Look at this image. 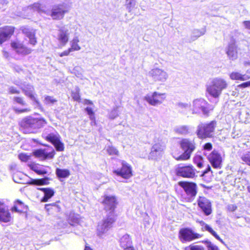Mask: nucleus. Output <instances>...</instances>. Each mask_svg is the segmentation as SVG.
Segmentation results:
<instances>
[{
    "instance_id": "obj_1",
    "label": "nucleus",
    "mask_w": 250,
    "mask_h": 250,
    "mask_svg": "<svg viewBox=\"0 0 250 250\" xmlns=\"http://www.w3.org/2000/svg\"><path fill=\"white\" fill-rule=\"evenodd\" d=\"M102 198L101 203L107 214L106 217L103 219L102 223L98 226L97 234L99 237L103 236L115 222L117 216L115 209L118 204V199L115 195L104 194Z\"/></svg>"
},
{
    "instance_id": "obj_2",
    "label": "nucleus",
    "mask_w": 250,
    "mask_h": 250,
    "mask_svg": "<svg viewBox=\"0 0 250 250\" xmlns=\"http://www.w3.org/2000/svg\"><path fill=\"white\" fill-rule=\"evenodd\" d=\"M47 124L44 118H34L31 116L23 118L19 123L20 129L25 133H33L34 130L43 127Z\"/></svg>"
},
{
    "instance_id": "obj_3",
    "label": "nucleus",
    "mask_w": 250,
    "mask_h": 250,
    "mask_svg": "<svg viewBox=\"0 0 250 250\" xmlns=\"http://www.w3.org/2000/svg\"><path fill=\"white\" fill-rule=\"evenodd\" d=\"M179 144L182 149L184 152L179 155L177 151H174L172 152L173 157L177 161H186L188 160L192 152L196 148L195 143L194 140H191L187 138L182 139L179 142Z\"/></svg>"
},
{
    "instance_id": "obj_4",
    "label": "nucleus",
    "mask_w": 250,
    "mask_h": 250,
    "mask_svg": "<svg viewBox=\"0 0 250 250\" xmlns=\"http://www.w3.org/2000/svg\"><path fill=\"white\" fill-rule=\"evenodd\" d=\"M228 83L224 79L215 78L211 83L206 86V92L211 97L218 99L221 96L222 91L227 88Z\"/></svg>"
},
{
    "instance_id": "obj_5",
    "label": "nucleus",
    "mask_w": 250,
    "mask_h": 250,
    "mask_svg": "<svg viewBox=\"0 0 250 250\" xmlns=\"http://www.w3.org/2000/svg\"><path fill=\"white\" fill-rule=\"evenodd\" d=\"M217 122L212 120L207 123H201L197 126L196 134L198 138L203 140L213 137Z\"/></svg>"
},
{
    "instance_id": "obj_6",
    "label": "nucleus",
    "mask_w": 250,
    "mask_h": 250,
    "mask_svg": "<svg viewBox=\"0 0 250 250\" xmlns=\"http://www.w3.org/2000/svg\"><path fill=\"white\" fill-rule=\"evenodd\" d=\"M214 106L211 105L206 100L198 99L193 101L191 110L193 114H199L202 112L203 114L208 116L209 112L214 110Z\"/></svg>"
},
{
    "instance_id": "obj_7",
    "label": "nucleus",
    "mask_w": 250,
    "mask_h": 250,
    "mask_svg": "<svg viewBox=\"0 0 250 250\" xmlns=\"http://www.w3.org/2000/svg\"><path fill=\"white\" fill-rule=\"evenodd\" d=\"M201 237L202 235L188 227L180 229L178 232V238L182 243L190 242Z\"/></svg>"
},
{
    "instance_id": "obj_8",
    "label": "nucleus",
    "mask_w": 250,
    "mask_h": 250,
    "mask_svg": "<svg viewBox=\"0 0 250 250\" xmlns=\"http://www.w3.org/2000/svg\"><path fill=\"white\" fill-rule=\"evenodd\" d=\"M178 185L183 188L189 200H193L195 198L198 193L197 185L195 182L180 181L178 182Z\"/></svg>"
},
{
    "instance_id": "obj_9",
    "label": "nucleus",
    "mask_w": 250,
    "mask_h": 250,
    "mask_svg": "<svg viewBox=\"0 0 250 250\" xmlns=\"http://www.w3.org/2000/svg\"><path fill=\"white\" fill-rule=\"evenodd\" d=\"M12 101L14 104L12 109L16 114L26 113L31 111V108L27 106V103L23 97L15 96Z\"/></svg>"
},
{
    "instance_id": "obj_10",
    "label": "nucleus",
    "mask_w": 250,
    "mask_h": 250,
    "mask_svg": "<svg viewBox=\"0 0 250 250\" xmlns=\"http://www.w3.org/2000/svg\"><path fill=\"white\" fill-rule=\"evenodd\" d=\"M196 203L198 208L206 216H209L212 213L211 201L205 196H199Z\"/></svg>"
},
{
    "instance_id": "obj_11",
    "label": "nucleus",
    "mask_w": 250,
    "mask_h": 250,
    "mask_svg": "<svg viewBox=\"0 0 250 250\" xmlns=\"http://www.w3.org/2000/svg\"><path fill=\"white\" fill-rule=\"evenodd\" d=\"M43 138L47 142L51 143L58 151H62L64 149V144L61 141L59 134L49 133L43 137Z\"/></svg>"
},
{
    "instance_id": "obj_12",
    "label": "nucleus",
    "mask_w": 250,
    "mask_h": 250,
    "mask_svg": "<svg viewBox=\"0 0 250 250\" xmlns=\"http://www.w3.org/2000/svg\"><path fill=\"white\" fill-rule=\"evenodd\" d=\"M16 27L12 25H4L0 27V45L9 40L15 32Z\"/></svg>"
},
{
    "instance_id": "obj_13",
    "label": "nucleus",
    "mask_w": 250,
    "mask_h": 250,
    "mask_svg": "<svg viewBox=\"0 0 250 250\" xmlns=\"http://www.w3.org/2000/svg\"><path fill=\"white\" fill-rule=\"evenodd\" d=\"M121 165V168L114 170L113 172L117 176H120L124 179H129L133 175L131 166L125 161H122Z\"/></svg>"
},
{
    "instance_id": "obj_14",
    "label": "nucleus",
    "mask_w": 250,
    "mask_h": 250,
    "mask_svg": "<svg viewBox=\"0 0 250 250\" xmlns=\"http://www.w3.org/2000/svg\"><path fill=\"white\" fill-rule=\"evenodd\" d=\"M176 174L183 178H193L196 176V169L191 165L180 167L177 168Z\"/></svg>"
},
{
    "instance_id": "obj_15",
    "label": "nucleus",
    "mask_w": 250,
    "mask_h": 250,
    "mask_svg": "<svg viewBox=\"0 0 250 250\" xmlns=\"http://www.w3.org/2000/svg\"><path fill=\"white\" fill-rule=\"evenodd\" d=\"M12 48L18 54L22 55H27L31 53L32 50L25 45L21 41L16 40L12 41L10 42Z\"/></svg>"
},
{
    "instance_id": "obj_16",
    "label": "nucleus",
    "mask_w": 250,
    "mask_h": 250,
    "mask_svg": "<svg viewBox=\"0 0 250 250\" xmlns=\"http://www.w3.org/2000/svg\"><path fill=\"white\" fill-rule=\"evenodd\" d=\"M165 98V93H160L155 91L151 95L146 96L145 99L149 104L155 106L162 104Z\"/></svg>"
},
{
    "instance_id": "obj_17",
    "label": "nucleus",
    "mask_w": 250,
    "mask_h": 250,
    "mask_svg": "<svg viewBox=\"0 0 250 250\" xmlns=\"http://www.w3.org/2000/svg\"><path fill=\"white\" fill-rule=\"evenodd\" d=\"M68 10L63 4L55 5L52 9L50 16L53 20H60L62 19Z\"/></svg>"
},
{
    "instance_id": "obj_18",
    "label": "nucleus",
    "mask_w": 250,
    "mask_h": 250,
    "mask_svg": "<svg viewBox=\"0 0 250 250\" xmlns=\"http://www.w3.org/2000/svg\"><path fill=\"white\" fill-rule=\"evenodd\" d=\"M28 210V206L20 199L15 200L14 201L13 206L11 208V211L12 212H16L21 215H27Z\"/></svg>"
},
{
    "instance_id": "obj_19",
    "label": "nucleus",
    "mask_w": 250,
    "mask_h": 250,
    "mask_svg": "<svg viewBox=\"0 0 250 250\" xmlns=\"http://www.w3.org/2000/svg\"><path fill=\"white\" fill-rule=\"evenodd\" d=\"M208 160L214 168H220L222 167V158L216 150H213L208 156Z\"/></svg>"
},
{
    "instance_id": "obj_20",
    "label": "nucleus",
    "mask_w": 250,
    "mask_h": 250,
    "mask_svg": "<svg viewBox=\"0 0 250 250\" xmlns=\"http://www.w3.org/2000/svg\"><path fill=\"white\" fill-rule=\"evenodd\" d=\"M32 154L36 158L44 161L47 159H51L54 158L56 153L55 150L52 148L50 152H47L45 149H35Z\"/></svg>"
},
{
    "instance_id": "obj_21",
    "label": "nucleus",
    "mask_w": 250,
    "mask_h": 250,
    "mask_svg": "<svg viewBox=\"0 0 250 250\" xmlns=\"http://www.w3.org/2000/svg\"><path fill=\"white\" fill-rule=\"evenodd\" d=\"M148 75L156 82H164L167 77V75L166 72L157 68L151 69L149 72Z\"/></svg>"
},
{
    "instance_id": "obj_22",
    "label": "nucleus",
    "mask_w": 250,
    "mask_h": 250,
    "mask_svg": "<svg viewBox=\"0 0 250 250\" xmlns=\"http://www.w3.org/2000/svg\"><path fill=\"white\" fill-rule=\"evenodd\" d=\"M69 33L68 30L64 27H59L56 39L61 46H64L68 42Z\"/></svg>"
},
{
    "instance_id": "obj_23",
    "label": "nucleus",
    "mask_w": 250,
    "mask_h": 250,
    "mask_svg": "<svg viewBox=\"0 0 250 250\" xmlns=\"http://www.w3.org/2000/svg\"><path fill=\"white\" fill-rule=\"evenodd\" d=\"M12 220V215L4 203L0 201V222L8 223Z\"/></svg>"
},
{
    "instance_id": "obj_24",
    "label": "nucleus",
    "mask_w": 250,
    "mask_h": 250,
    "mask_svg": "<svg viewBox=\"0 0 250 250\" xmlns=\"http://www.w3.org/2000/svg\"><path fill=\"white\" fill-rule=\"evenodd\" d=\"M165 146L161 143H155L151 147L149 153V158L157 159L162 155Z\"/></svg>"
},
{
    "instance_id": "obj_25",
    "label": "nucleus",
    "mask_w": 250,
    "mask_h": 250,
    "mask_svg": "<svg viewBox=\"0 0 250 250\" xmlns=\"http://www.w3.org/2000/svg\"><path fill=\"white\" fill-rule=\"evenodd\" d=\"M20 30L24 35L29 38L30 44L33 46L37 44V40L36 37L35 30L30 29L24 26H21Z\"/></svg>"
},
{
    "instance_id": "obj_26",
    "label": "nucleus",
    "mask_w": 250,
    "mask_h": 250,
    "mask_svg": "<svg viewBox=\"0 0 250 250\" xmlns=\"http://www.w3.org/2000/svg\"><path fill=\"white\" fill-rule=\"evenodd\" d=\"M22 92L24 95L31 99L38 106H41V103L37 98V95L34 92V88L33 86L22 88Z\"/></svg>"
},
{
    "instance_id": "obj_27",
    "label": "nucleus",
    "mask_w": 250,
    "mask_h": 250,
    "mask_svg": "<svg viewBox=\"0 0 250 250\" xmlns=\"http://www.w3.org/2000/svg\"><path fill=\"white\" fill-rule=\"evenodd\" d=\"M38 189L44 193V196L41 199L42 202H47L55 194L54 190L50 188H40Z\"/></svg>"
},
{
    "instance_id": "obj_28",
    "label": "nucleus",
    "mask_w": 250,
    "mask_h": 250,
    "mask_svg": "<svg viewBox=\"0 0 250 250\" xmlns=\"http://www.w3.org/2000/svg\"><path fill=\"white\" fill-rule=\"evenodd\" d=\"M229 76L230 79L233 81H244L250 79V76H246L245 74H242L236 71L232 72L229 74Z\"/></svg>"
},
{
    "instance_id": "obj_29",
    "label": "nucleus",
    "mask_w": 250,
    "mask_h": 250,
    "mask_svg": "<svg viewBox=\"0 0 250 250\" xmlns=\"http://www.w3.org/2000/svg\"><path fill=\"white\" fill-rule=\"evenodd\" d=\"M120 244L123 249L131 246L132 241L129 235L128 234L123 235L120 239Z\"/></svg>"
},
{
    "instance_id": "obj_30",
    "label": "nucleus",
    "mask_w": 250,
    "mask_h": 250,
    "mask_svg": "<svg viewBox=\"0 0 250 250\" xmlns=\"http://www.w3.org/2000/svg\"><path fill=\"white\" fill-rule=\"evenodd\" d=\"M226 53L231 60H235L237 58V48L234 44L229 45Z\"/></svg>"
},
{
    "instance_id": "obj_31",
    "label": "nucleus",
    "mask_w": 250,
    "mask_h": 250,
    "mask_svg": "<svg viewBox=\"0 0 250 250\" xmlns=\"http://www.w3.org/2000/svg\"><path fill=\"white\" fill-rule=\"evenodd\" d=\"M56 174L59 179L62 178L65 179L70 176V172L67 169L57 168L56 169Z\"/></svg>"
},
{
    "instance_id": "obj_32",
    "label": "nucleus",
    "mask_w": 250,
    "mask_h": 250,
    "mask_svg": "<svg viewBox=\"0 0 250 250\" xmlns=\"http://www.w3.org/2000/svg\"><path fill=\"white\" fill-rule=\"evenodd\" d=\"M197 222L199 223L201 226L205 227V229L210 233L215 238L220 241H222L220 237L217 234V233L208 224H206L203 221H197Z\"/></svg>"
},
{
    "instance_id": "obj_33",
    "label": "nucleus",
    "mask_w": 250,
    "mask_h": 250,
    "mask_svg": "<svg viewBox=\"0 0 250 250\" xmlns=\"http://www.w3.org/2000/svg\"><path fill=\"white\" fill-rule=\"evenodd\" d=\"M67 221L71 226H74L79 224L80 218L78 214L71 213L68 217Z\"/></svg>"
},
{
    "instance_id": "obj_34",
    "label": "nucleus",
    "mask_w": 250,
    "mask_h": 250,
    "mask_svg": "<svg viewBox=\"0 0 250 250\" xmlns=\"http://www.w3.org/2000/svg\"><path fill=\"white\" fill-rule=\"evenodd\" d=\"M45 208L48 214H53L59 211L60 207L56 203H51L46 204Z\"/></svg>"
},
{
    "instance_id": "obj_35",
    "label": "nucleus",
    "mask_w": 250,
    "mask_h": 250,
    "mask_svg": "<svg viewBox=\"0 0 250 250\" xmlns=\"http://www.w3.org/2000/svg\"><path fill=\"white\" fill-rule=\"evenodd\" d=\"M29 167L31 170L38 175H44L47 173V171L45 169H41L38 164L33 163L30 164Z\"/></svg>"
},
{
    "instance_id": "obj_36",
    "label": "nucleus",
    "mask_w": 250,
    "mask_h": 250,
    "mask_svg": "<svg viewBox=\"0 0 250 250\" xmlns=\"http://www.w3.org/2000/svg\"><path fill=\"white\" fill-rule=\"evenodd\" d=\"M80 41L78 37H74L71 41L70 47L69 48L72 51H79L81 47L79 45Z\"/></svg>"
},
{
    "instance_id": "obj_37",
    "label": "nucleus",
    "mask_w": 250,
    "mask_h": 250,
    "mask_svg": "<svg viewBox=\"0 0 250 250\" xmlns=\"http://www.w3.org/2000/svg\"><path fill=\"white\" fill-rule=\"evenodd\" d=\"M28 8L32 11H37L41 12L43 11L42 5L38 2H34V3L30 4L28 6Z\"/></svg>"
},
{
    "instance_id": "obj_38",
    "label": "nucleus",
    "mask_w": 250,
    "mask_h": 250,
    "mask_svg": "<svg viewBox=\"0 0 250 250\" xmlns=\"http://www.w3.org/2000/svg\"><path fill=\"white\" fill-rule=\"evenodd\" d=\"M71 96L74 101L80 102L81 101L80 89L79 87H76L75 90L71 92Z\"/></svg>"
},
{
    "instance_id": "obj_39",
    "label": "nucleus",
    "mask_w": 250,
    "mask_h": 250,
    "mask_svg": "<svg viewBox=\"0 0 250 250\" xmlns=\"http://www.w3.org/2000/svg\"><path fill=\"white\" fill-rule=\"evenodd\" d=\"M184 250H206L205 245L190 244L184 248Z\"/></svg>"
},
{
    "instance_id": "obj_40",
    "label": "nucleus",
    "mask_w": 250,
    "mask_h": 250,
    "mask_svg": "<svg viewBox=\"0 0 250 250\" xmlns=\"http://www.w3.org/2000/svg\"><path fill=\"white\" fill-rule=\"evenodd\" d=\"M202 243L205 244L206 249L208 250H219L217 246L214 245L210 241L208 240L202 241Z\"/></svg>"
},
{
    "instance_id": "obj_41",
    "label": "nucleus",
    "mask_w": 250,
    "mask_h": 250,
    "mask_svg": "<svg viewBox=\"0 0 250 250\" xmlns=\"http://www.w3.org/2000/svg\"><path fill=\"white\" fill-rule=\"evenodd\" d=\"M244 164L250 166V151L244 153L241 157Z\"/></svg>"
},
{
    "instance_id": "obj_42",
    "label": "nucleus",
    "mask_w": 250,
    "mask_h": 250,
    "mask_svg": "<svg viewBox=\"0 0 250 250\" xmlns=\"http://www.w3.org/2000/svg\"><path fill=\"white\" fill-rule=\"evenodd\" d=\"M107 152L109 155H118V150L113 146H109L107 148Z\"/></svg>"
},
{
    "instance_id": "obj_43",
    "label": "nucleus",
    "mask_w": 250,
    "mask_h": 250,
    "mask_svg": "<svg viewBox=\"0 0 250 250\" xmlns=\"http://www.w3.org/2000/svg\"><path fill=\"white\" fill-rule=\"evenodd\" d=\"M85 110L87 112V114L89 115L90 119L92 121H95L96 118L95 117V113L92 108L87 107L85 108Z\"/></svg>"
},
{
    "instance_id": "obj_44",
    "label": "nucleus",
    "mask_w": 250,
    "mask_h": 250,
    "mask_svg": "<svg viewBox=\"0 0 250 250\" xmlns=\"http://www.w3.org/2000/svg\"><path fill=\"white\" fill-rule=\"evenodd\" d=\"M38 186H42L49 184V178L45 177L43 178L38 179Z\"/></svg>"
},
{
    "instance_id": "obj_45",
    "label": "nucleus",
    "mask_w": 250,
    "mask_h": 250,
    "mask_svg": "<svg viewBox=\"0 0 250 250\" xmlns=\"http://www.w3.org/2000/svg\"><path fill=\"white\" fill-rule=\"evenodd\" d=\"M18 157L21 161L23 162H27L30 158V156L29 155L23 153L19 154Z\"/></svg>"
},
{
    "instance_id": "obj_46",
    "label": "nucleus",
    "mask_w": 250,
    "mask_h": 250,
    "mask_svg": "<svg viewBox=\"0 0 250 250\" xmlns=\"http://www.w3.org/2000/svg\"><path fill=\"white\" fill-rule=\"evenodd\" d=\"M45 103L48 104H53L56 103L57 100L53 98V97L50 96H46L44 99Z\"/></svg>"
},
{
    "instance_id": "obj_47",
    "label": "nucleus",
    "mask_w": 250,
    "mask_h": 250,
    "mask_svg": "<svg viewBox=\"0 0 250 250\" xmlns=\"http://www.w3.org/2000/svg\"><path fill=\"white\" fill-rule=\"evenodd\" d=\"M204 150L210 151L212 149V144L211 143H205L203 146Z\"/></svg>"
},
{
    "instance_id": "obj_48",
    "label": "nucleus",
    "mask_w": 250,
    "mask_h": 250,
    "mask_svg": "<svg viewBox=\"0 0 250 250\" xmlns=\"http://www.w3.org/2000/svg\"><path fill=\"white\" fill-rule=\"evenodd\" d=\"M9 93L12 94H20V91L16 87L11 86L9 88Z\"/></svg>"
},
{
    "instance_id": "obj_49",
    "label": "nucleus",
    "mask_w": 250,
    "mask_h": 250,
    "mask_svg": "<svg viewBox=\"0 0 250 250\" xmlns=\"http://www.w3.org/2000/svg\"><path fill=\"white\" fill-rule=\"evenodd\" d=\"M72 52L70 49L69 48L67 49L62 51V52L59 53V55L61 57H62L63 56H67L70 55V53Z\"/></svg>"
},
{
    "instance_id": "obj_50",
    "label": "nucleus",
    "mask_w": 250,
    "mask_h": 250,
    "mask_svg": "<svg viewBox=\"0 0 250 250\" xmlns=\"http://www.w3.org/2000/svg\"><path fill=\"white\" fill-rule=\"evenodd\" d=\"M237 208V207L236 205L230 204L228 206L227 209L229 212H233Z\"/></svg>"
},
{
    "instance_id": "obj_51",
    "label": "nucleus",
    "mask_w": 250,
    "mask_h": 250,
    "mask_svg": "<svg viewBox=\"0 0 250 250\" xmlns=\"http://www.w3.org/2000/svg\"><path fill=\"white\" fill-rule=\"evenodd\" d=\"M237 86L239 88H245L246 87H249L250 86V81L239 84V85H238Z\"/></svg>"
},
{
    "instance_id": "obj_52",
    "label": "nucleus",
    "mask_w": 250,
    "mask_h": 250,
    "mask_svg": "<svg viewBox=\"0 0 250 250\" xmlns=\"http://www.w3.org/2000/svg\"><path fill=\"white\" fill-rule=\"evenodd\" d=\"M126 4L129 7H131L135 5V0H126Z\"/></svg>"
},
{
    "instance_id": "obj_53",
    "label": "nucleus",
    "mask_w": 250,
    "mask_h": 250,
    "mask_svg": "<svg viewBox=\"0 0 250 250\" xmlns=\"http://www.w3.org/2000/svg\"><path fill=\"white\" fill-rule=\"evenodd\" d=\"M243 23L246 29L250 30V21H245Z\"/></svg>"
},
{
    "instance_id": "obj_54",
    "label": "nucleus",
    "mask_w": 250,
    "mask_h": 250,
    "mask_svg": "<svg viewBox=\"0 0 250 250\" xmlns=\"http://www.w3.org/2000/svg\"><path fill=\"white\" fill-rule=\"evenodd\" d=\"M211 170V168H210V166H208V168L205 170H204L202 174L201 175V176L202 177H204L205 176V175L208 172V171H210Z\"/></svg>"
},
{
    "instance_id": "obj_55",
    "label": "nucleus",
    "mask_w": 250,
    "mask_h": 250,
    "mask_svg": "<svg viewBox=\"0 0 250 250\" xmlns=\"http://www.w3.org/2000/svg\"><path fill=\"white\" fill-rule=\"evenodd\" d=\"M28 183L30 185L38 186V180L37 179H32Z\"/></svg>"
},
{
    "instance_id": "obj_56",
    "label": "nucleus",
    "mask_w": 250,
    "mask_h": 250,
    "mask_svg": "<svg viewBox=\"0 0 250 250\" xmlns=\"http://www.w3.org/2000/svg\"><path fill=\"white\" fill-rule=\"evenodd\" d=\"M83 103L85 104H93L92 102L89 99H85L83 101Z\"/></svg>"
},
{
    "instance_id": "obj_57",
    "label": "nucleus",
    "mask_w": 250,
    "mask_h": 250,
    "mask_svg": "<svg viewBox=\"0 0 250 250\" xmlns=\"http://www.w3.org/2000/svg\"><path fill=\"white\" fill-rule=\"evenodd\" d=\"M84 250H93V249H92L88 244L86 243L84 247Z\"/></svg>"
},
{
    "instance_id": "obj_58",
    "label": "nucleus",
    "mask_w": 250,
    "mask_h": 250,
    "mask_svg": "<svg viewBox=\"0 0 250 250\" xmlns=\"http://www.w3.org/2000/svg\"><path fill=\"white\" fill-rule=\"evenodd\" d=\"M3 55L5 58H8L10 56L9 53L6 51H3Z\"/></svg>"
},
{
    "instance_id": "obj_59",
    "label": "nucleus",
    "mask_w": 250,
    "mask_h": 250,
    "mask_svg": "<svg viewBox=\"0 0 250 250\" xmlns=\"http://www.w3.org/2000/svg\"><path fill=\"white\" fill-rule=\"evenodd\" d=\"M203 163L202 162H198L197 164V166L199 167V168H201L203 167Z\"/></svg>"
},
{
    "instance_id": "obj_60",
    "label": "nucleus",
    "mask_w": 250,
    "mask_h": 250,
    "mask_svg": "<svg viewBox=\"0 0 250 250\" xmlns=\"http://www.w3.org/2000/svg\"><path fill=\"white\" fill-rule=\"evenodd\" d=\"M124 250H135L132 246H130L126 249H124Z\"/></svg>"
},
{
    "instance_id": "obj_61",
    "label": "nucleus",
    "mask_w": 250,
    "mask_h": 250,
    "mask_svg": "<svg viewBox=\"0 0 250 250\" xmlns=\"http://www.w3.org/2000/svg\"><path fill=\"white\" fill-rule=\"evenodd\" d=\"M201 186L203 188H208V189L210 188L208 187H207V186H205L204 185H203V184L201 185Z\"/></svg>"
},
{
    "instance_id": "obj_62",
    "label": "nucleus",
    "mask_w": 250,
    "mask_h": 250,
    "mask_svg": "<svg viewBox=\"0 0 250 250\" xmlns=\"http://www.w3.org/2000/svg\"><path fill=\"white\" fill-rule=\"evenodd\" d=\"M181 128L182 129H183L184 130H185L186 131H188L187 128L186 127H185V126H183Z\"/></svg>"
},
{
    "instance_id": "obj_63",
    "label": "nucleus",
    "mask_w": 250,
    "mask_h": 250,
    "mask_svg": "<svg viewBox=\"0 0 250 250\" xmlns=\"http://www.w3.org/2000/svg\"><path fill=\"white\" fill-rule=\"evenodd\" d=\"M248 191L250 193V188H248Z\"/></svg>"
},
{
    "instance_id": "obj_64",
    "label": "nucleus",
    "mask_w": 250,
    "mask_h": 250,
    "mask_svg": "<svg viewBox=\"0 0 250 250\" xmlns=\"http://www.w3.org/2000/svg\"><path fill=\"white\" fill-rule=\"evenodd\" d=\"M42 145L43 146H48L47 145H44V144H42Z\"/></svg>"
}]
</instances>
